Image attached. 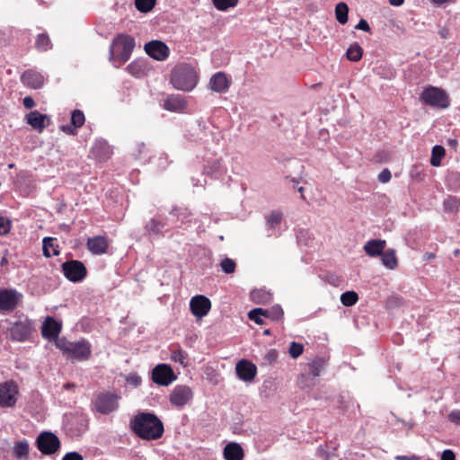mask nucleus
I'll list each match as a JSON object with an SVG mask.
<instances>
[{
  "instance_id": "1",
  "label": "nucleus",
  "mask_w": 460,
  "mask_h": 460,
  "mask_svg": "<svg viewBox=\"0 0 460 460\" xmlns=\"http://www.w3.org/2000/svg\"><path fill=\"white\" fill-rule=\"evenodd\" d=\"M134 430L146 439H156L162 437L164 426L162 421L152 413H141L135 418Z\"/></svg>"
},
{
  "instance_id": "2",
  "label": "nucleus",
  "mask_w": 460,
  "mask_h": 460,
  "mask_svg": "<svg viewBox=\"0 0 460 460\" xmlns=\"http://www.w3.org/2000/svg\"><path fill=\"white\" fill-rule=\"evenodd\" d=\"M135 47L134 38L119 34L112 41L110 49V60L119 66L128 60Z\"/></svg>"
},
{
  "instance_id": "3",
  "label": "nucleus",
  "mask_w": 460,
  "mask_h": 460,
  "mask_svg": "<svg viewBox=\"0 0 460 460\" xmlns=\"http://www.w3.org/2000/svg\"><path fill=\"white\" fill-rule=\"evenodd\" d=\"M198 75L191 66L180 65L172 72L171 83L180 91L190 92L195 88L198 83Z\"/></svg>"
},
{
  "instance_id": "4",
  "label": "nucleus",
  "mask_w": 460,
  "mask_h": 460,
  "mask_svg": "<svg viewBox=\"0 0 460 460\" xmlns=\"http://www.w3.org/2000/svg\"><path fill=\"white\" fill-rule=\"evenodd\" d=\"M56 346L67 354L68 357L77 360H86L91 356V345L84 340L70 342L65 339H58Z\"/></svg>"
},
{
  "instance_id": "5",
  "label": "nucleus",
  "mask_w": 460,
  "mask_h": 460,
  "mask_svg": "<svg viewBox=\"0 0 460 460\" xmlns=\"http://www.w3.org/2000/svg\"><path fill=\"white\" fill-rule=\"evenodd\" d=\"M119 396L112 392H101L92 401V410L101 414H110L119 409Z\"/></svg>"
},
{
  "instance_id": "6",
  "label": "nucleus",
  "mask_w": 460,
  "mask_h": 460,
  "mask_svg": "<svg viewBox=\"0 0 460 460\" xmlns=\"http://www.w3.org/2000/svg\"><path fill=\"white\" fill-rule=\"evenodd\" d=\"M420 100L425 104L438 109H446L450 105L448 94L443 89L435 86L424 89Z\"/></svg>"
},
{
  "instance_id": "7",
  "label": "nucleus",
  "mask_w": 460,
  "mask_h": 460,
  "mask_svg": "<svg viewBox=\"0 0 460 460\" xmlns=\"http://www.w3.org/2000/svg\"><path fill=\"white\" fill-rule=\"evenodd\" d=\"M39 450L45 455H51L58 451L60 447L58 438L51 432H42L37 438Z\"/></svg>"
},
{
  "instance_id": "8",
  "label": "nucleus",
  "mask_w": 460,
  "mask_h": 460,
  "mask_svg": "<svg viewBox=\"0 0 460 460\" xmlns=\"http://www.w3.org/2000/svg\"><path fill=\"white\" fill-rule=\"evenodd\" d=\"M64 275L71 281H81L86 275L84 265L79 261H70L63 263Z\"/></svg>"
},
{
  "instance_id": "9",
  "label": "nucleus",
  "mask_w": 460,
  "mask_h": 460,
  "mask_svg": "<svg viewBox=\"0 0 460 460\" xmlns=\"http://www.w3.org/2000/svg\"><path fill=\"white\" fill-rule=\"evenodd\" d=\"M193 393L189 386L177 385L170 394V402L172 405L181 408L191 401Z\"/></svg>"
},
{
  "instance_id": "10",
  "label": "nucleus",
  "mask_w": 460,
  "mask_h": 460,
  "mask_svg": "<svg viewBox=\"0 0 460 460\" xmlns=\"http://www.w3.org/2000/svg\"><path fill=\"white\" fill-rule=\"evenodd\" d=\"M18 394L17 385L13 382H5L0 385V405L11 407L16 402Z\"/></svg>"
},
{
  "instance_id": "11",
  "label": "nucleus",
  "mask_w": 460,
  "mask_h": 460,
  "mask_svg": "<svg viewBox=\"0 0 460 460\" xmlns=\"http://www.w3.org/2000/svg\"><path fill=\"white\" fill-rule=\"evenodd\" d=\"M190 307L193 315L200 319L208 314L211 303L208 297L198 295L190 299Z\"/></svg>"
},
{
  "instance_id": "12",
  "label": "nucleus",
  "mask_w": 460,
  "mask_h": 460,
  "mask_svg": "<svg viewBox=\"0 0 460 460\" xmlns=\"http://www.w3.org/2000/svg\"><path fill=\"white\" fill-rule=\"evenodd\" d=\"M153 381L161 385H168L173 380L176 379V376L173 374L171 367L165 364L157 365L153 369Z\"/></svg>"
},
{
  "instance_id": "13",
  "label": "nucleus",
  "mask_w": 460,
  "mask_h": 460,
  "mask_svg": "<svg viewBox=\"0 0 460 460\" xmlns=\"http://www.w3.org/2000/svg\"><path fill=\"white\" fill-rule=\"evenodd\" d=\"M148 56L156 60H165L170 53L169 48L162 41L153 40L145 45Z\"/></svg>"
},
{
  "instance_id": "14",
  "label": "nucleus",
  "mask_w": 460,
  "mask_h": 460,
  "mask_svg": "<svg viewBox=\"0 0 460 460\" xmlns=\"http://www.w3.org/2000/svg\"><path fill=\"white\" fill-rule=\"evenodd\" d=\"M22 295L16 290H0V310L13 311L16 307Z\"/></svg>"
},
{
  "instance_id": "15",
  "label": "nucleus",
  "mask_w": 460,
  "mask_h": 460,
  "mask_svg": "<svg viewBox=\"0 0 460 460\" xmlns=\"http://www.w3.org/2000/svg\"><path fill=\"white\" fill-rule=\"evenodd\" d=\"M31 330L32 327L31 321L25 319L15 323L10 328V335L14 341H23L31 335Z\"/></svg>"
},
{
  "instance_id": "16",
  "label": "nucleus",
  "mask_w": 460,
  "mask_h": 460,
  "mask_svg": "<svg viewBox=\"0 0 460 460\" xmlns=\"http://www.w3.org/2000/svg\"><path fill=\"white\" fill-rule=\"evenodd\" d=\"M231 81L224 72L214 74L208 83V88L218 93H226L230 87Z\"/></svg>"
},
{
  "instance_id": "17",
  "label": "nucleus",
  "mask_w": 460,
  "mask_h": 460,
  "mask_svg": "<svg viewBox=\"0 0 460 460\" xmlns=\"http://www.w3.org/2000/svg\"><path fill=\"white\" fill-rule=\"evenodd\" d=\"M235 371L241 380L250 382L255 377L257 367L252 362L242 359L236 364Z\"/></svg>"
},
{
  "instance_id": "18",
  "label": "nucleus",
  "mask_w": 460,
  "mask_h": 460,
  "mask_svg": "<svg viewBox=\"0 0 460 460\" xmlns=\"http://www.w3.org/2000/svg\"><path fill=\"white\" fill-rule=\"evenodd\" d=\"M61 331V325L52 317H47L42 324L41 332L43 337L49 340H58Z\"/></svg>"
},
{
  "instance_id": "19",
  "label": "nucleus",
  "mask_w": 460,
  "mask_h": 460,
  "mask_svg": "<svg viewBox=\"0 0 460 460\" xmlns=\"http://www.w3.org/2000/svg\"><path fill=\"white\" fill-rule=\"evenodd\" d=\"M164 108L170 111L181 112L186 110L187 102L180 94L171 95L164 101Z\"/></svg>"
},
{
  "instance_id": "20",
  "label": "nucleus",
  "mask_w": 460,
  "mask_h": 460,
  "mask_svg": "<svg viewBox=\"0 0 460 460\" xmlns=\"http://www.w3.org/2000/svg\"><path fill=\"white\" fill-rule=\"evenodd\" d=\"M26 121L34 129L42 131V129L49 125V119L47 115H43L38 111H34L27 114Z\"/></svg>"
},
{
  "instance_id": "21",
  "label": "nucleus",
  "mask_w": 460,
  "mask_h": 460,
  "mask_svg": "<svg viewBox=\"0 0 460 460\" xmlns=\"http://www.w3.org/2000/svg\"><path fill=\"white\" fill-rule=\"evenodd\" d=\"M21 79L24 84L34 89L41 87L44 84V76L34 70L25 71Z\"/></svg>"
},
{
  "instance_id": "22",
  "label": "nucleus",
  "mask_w": 460,
  "mask_h": 460,
  "mask_svg": "<svg viewBox=\"0 0 460 460\" xmlns=\"http://www.w3.org/2000/svg\"><path fill=\"white\" fill-rule=\"evenodd\" d=\"M243 450L238 443L230 442L224 448V457L226 460H243Z\"/></svg>"
},
{
  "instance_id": "23",
  "label": "nucleus",
  "mask_w": 460,
  "mask_h": 460,
  "mask_svg": "<svg viewBox=\"0 0 460 460\" xmlns=\"http://www.w3.org/2000/svg\"><path fill=\"white\" fill-rule=\"evenodd\" d=\"M88 249L94 254L104 253L108 247L107 240L102 236H94L87 241Z\"/></svg>"
},
{
  "instance_id": "24",
  "label": "nucleus",
  "mask_w": 460,
  "mask_h": 460,
  "mask_svg": "<svg viewBox=\"0 0 460 460\" xmlns=\"http://www.w3.org/2000/svg\"><path fill=\"white\" fill-rule=\"evenodd\" d=\"M13 455L18 460L30 459V447L26 439H22L14 443L13 447Z\"/></svg>"
},
{
  "instance_id": "25",
  "label": "nucleus",
  "mask_w": 460,
  "mask_h": 460,
  "mask_svg": "<svg viewBox=\"0 0 460 460\" xmlns=\"http://www.w3.org/2000/svg\"><path fill=\"white\" fill-rule=\"evenodd\" d=\"M385 247V241L384 240H370L364 245L366 253L371 257L378 256L382 253Z\"/></svg>"
},
{
  "instance_id": "26",
  "label": "nucleus",
  "mask_w": 460,
  "mask_h": 460,
  "mask_svg": "<svg viewBox=\"0 0 460 460\" xmlns=\"http://www.w3.org/2000/svg\"><path fill=\"white\" fill-rule=\"evenodd\" d=\"M84 115L81 111H75L71 115V123L75 128H72L71 126H62L61 129L70 135L75 134V128H80L84 123Z\"/></svg>"
},
{
  "instance_id": "27",
  "label": "nucleus",
  "mask_w": 460,
  "mask_h": 460,
  "mask_svg": "<svg viewBox=\"0 0 460 460\" xmlns=\"http://www.w3.org/2000/svg\"><path fill=\"white\" fill-rule=\"evenodd\" d=\"M251 299L256 304L266 305L272 300V296L269 291L260 288L251 292Z\"/></svg>"
},
{
  "instance_id": "28",
  "label": "nucleus",
  "mask_w": 460,
  "mask_h": 460,
  "mask_svg": "<svg viewBox=\"0 0 460 460\" xmlns=\"http://www.w3.org/2000/svg\"><path fill=\"white\" fill-rule=\"evenodd\" d=\"M56 239L52 237H45L43 239V254L46 257L58 255V246L55 244Z\"/></svg>"
},
{
  "instance_id": "29",
  "label": "nucleus",
  "mask_w": 460,
  "mask_h": 460,
  "mask_svg": "<svg viewBox=\"0 0 460 460\" xmlns=\"http://www.w3.org/2000/svg\"><path fill=\"white\" fill-rule=\"evenodd\" d=\"M382 263L385 267L394 270L397 266V259L394 250H387L381 256Z\"/></svg>"
},
{
  "instance_id": "30",
  "label": "nucleus",
  "mask_w": 460,
  "mask_h": 460,
  "mask_svg": "<svg viewBox=\"0 0 460 460\" xmlns=\"http://www.w3.org/2000/svg\"><path fill=\"white\" fill-rule=\"evenodd\" d=\"M446 150L442 146H435L432 149L430 164L438 167L441 164V160L444 158Z\"/></svg>"
},
{
  "instance_id": "31",
  "label": "nucleus",
  "mask_w": 460,
  "mask_h": 460,
  "mask_svg": "<svg viewBox=\"0 0 460 460\" xmlns=\"http://www.w3.org/2000/svg\"><path fill=\"white\" fill-rule=\"evenodd\" d=\"M349 7L345 3H339L335 7V15L337 21L345 24L348 22Z\"/></svg>"
},
{
  "instance_id": "32",
  "label": "nucleus",
  "mask_w": 460,
  "mask_h": 460,
  "mask_svg": "<svg viewBox=\"0 0 460 460\" xmlns=\"http://www.w3.org/2000/svg\"><path fill=\"white\" fill-rule=\"evenodd\" d=\"M248 316L251 320L254 321L258 324H262L263 320L262 316L268 317L270 316V311L264 310L262 308H255L249 312Z\"/></svg>"
},
{
  "instance_id": "33",
  "label": "nucleus",
  "mask_w": 460,
  "mask_h": 460,
  "mask_svg": "<svg viewBox=\"0 0 460 460\" xmlns=\"http://www.w3.org/2000/svg\"><path fill=\"white\" fill-rule=\"evenodd\" d=\"M363 50L358 44L351 45L347 50V58L349 60L357 62L362 58Z\"/></svg>"
},
{
  "instance_id": "34",
  "label": "nucleus",
  "mask_w": 460,
  "mask_h": 460,
  "mask_svg": "<svg viewBox=\"0 0 460 460\" xmlns=\"http://www.w3.org/2000/svg\"><path fill=\"white\" fill-rule=\"evenodd\" d=\"M358 300V296L355 291H347L341 296V302L345 306H352Z\"/></svg>"
},
{
  "instance_id": "35",
  "label": "nucleus",
  "mask_w": 460,
  "mask_h": 460,
  "mask_svg": "<svg viewBox=\"0 0 460 460\" xmlns=\"http://www.w3.org/2000/svg\"><path fill=\"white\" fill-rule=\"evenodd\" d=\"M215 7L219 11H226L229 8L235 7L238 0H212Z\"/></svg>"
},
{
  "instance_id": "36",
  "label": "nucleus",
  "mask_w": 460,
  "mask_h": 460,
  "mask_svg": "<svg viewBox=\"0 0 460 460\" xmlns=\"http://www.w3.org/2000/svg\"><path fill=\"white\" fill-rule=\"evenodd\" d=\"M35 46L40 51H46V50L49 49L51 47V43H50L49 36L46 34H40L37 37Z\"/></svg>"
},
{
  "instance_id": "37",
  "label": "nucleus",
  "mask_w": 460,
  "mask_h": 460,
  "mask_svg": "<svg viewBox=\"0 0 460 460\" xmlns=\"http://www.w3.org/2000/svg\"><path fill=\"white\" fill-rule=\"evenodd\" d=\"M155 4V0H135L136 8L142 13L151 11Z\"/></svg>"
},
{
  "instance_id": "38",
  "label": "nucleus",
  "mask_w": 460,
  "mask_h": 460,
  "mask_svg": "<svg viewBox=\"0 0 460 460\" xmlns=\"http://www.w3.org/2000/svg\"><path fill=\"white\" fill-rule=\"evenodd\" d=\"M171 359L176 363L181 364L182 367L187 366V353L181 349H175L172 351Z\"/></svg>"
},
{
  "instance_id": "39",
  "label": "nucleus",
  "mask_w": 460,
  "mask_h": 460,
  "mask_svg": "<svg viewBox=\"0 0 460 460\" xmlns=\"http://www.w3.org/2000/svg\"><path fill=\"white\" fill-rule=\"evenodd\" d=\"M282 219V213L279 211H272L267 217V225L270 228L276 227Z\"/></svg>"
},
{
  "instance_id": "40",
  "label": "nucleus",
  "mask_w": 460,
  "mask_h": 460,
  "mask_svg": "<svg viewBox=\"0 0 460 460\" xmlns=\"http://www.w3.org/2000/svg\"><path fill=\"white\" fill-rule=\"evenodd\" d=\"M221 269L225 273L230 274L235 270V262L229 258H226L221 261Z\"/></svg>"
},
{
  "instance_id": "41",
  "label": "nucleus",
  "mask_w": 460,
  "mask_h": 460,
  "mask_svg": "<svg viewBox=\"0 0 460 460\" xmlns=\"http://www.w3.org/2000/svg\"><path fill=\"white\" fill-rule=\"evenodd\" d=\"M303 350L304 347L302 344L296 342L290 343L288 352L293 358H298L303 353Z\"/></svg>"
},
{
  "instance_id": "42",
  "label": "nucleus",
  "mask_w": 460,
  "mask_h": 460,
  "mask_svg": "<svg viewBox=\"0 0 460 460\" xmlns=\"http://www.w3.org/2000/svg\"><path fill=\"white\" fill-rule=\"evenodd\" d=\"M128 70L130 74H132L135 76H139L142 71V66L141 63L138 61L132 62L128 66Z\"/></svg>"
},
{
  "instance_id": "43",
  "label": "nucleus",
  "mask_w": 460,
  "mask_h": 460,
  "mask_svg": "<svg viewBox=\"0 0 460 460\" xmlns=\"http://www.w3.org/2000/svg\"><path fill=\"white\" fill-rule=\"evenodd\" d=\"M10 230V221L4 217H0V234H5Z\"/></svg>"
},
{
  "instance_id": "44",
  "label": "nucleus",
  "mask_w": 460,
  "mask_h": 460,
  "mask_svg": "<svg viewBox=\"0 0 460 460\" xmlns=\"http://www.w3.org/2000/svg\"><path fill=\"white\" fill-rule=\"evenodd\" d=\"M445 206L450 211L456 210L459 206V202L456 199H448L445 201Z\"/></svg>"
},
{
  "instance_id": "45",
  "label": "nucleus",
  "mask_w": 460,
  "mask_h": 460,
  "mask_svg": "<svg viewBox=\"0 0 460 460\" xmlns=\"http://www.w3.org/2000/svg\"><path fill=\"white\" fill-rule=\"evenodd\" d=\"M378 180L383 183L388 182L391 180L390 171L387 169L383 170L378 175Z\"/></svg>"
},
{
  "instance_id": "46",
  "label": "nucleus",
  "mask_w": 460,
  "mask_h": 460,
  "mask_svg": "<svg viewBox=\"0 0 460 460\" xmlns=\"http://www.w3.org/2000/svg\"><path fill=\"white\" fill-rule=\"evenodd\" d=\"M448 419L456 424H460V411H451L448 415Z\"/></svg>"
},
{
  "instance_id": "47",
  "label": "nucleus",
  "mask_w": 460,
  "mask_h": 460,
  "mask_svg": "<svg viewBox=\"0 0 460 460\" xmlns=\"http://www.w3.org/2000/svg\"><path fill=\"white\" fill-rule=\"evenodd\" d=\"M146 228L148 231L156 233L160 231V223L152 220L146 225Z\"/></svg>"
},
{
  "instance_id": "48",
  "label": "nucleus",
  "mask_w": 460,
  "mask_h": 460,
  "mask_svg": "<svg viewBox=\"0 0 460 460\" xmlns=\"http://www.w3.org/2000/svg\"><path fill=\"white\" fill-rule=\"evenodd\" d=\"M455 459H456V456H455L454 452L452 450L447 449V450L443 451L440 460H455Z\"/></svg>"
},
{
  "instance_id": "49",
  "label": "nucleus",
  "mask_w": 460,
  "mask_h": 460,
  "mask_svg": "<svg viewBox=\"0 0 460 460\" xmlns=\"http://www.w3.org/2000/svg\"><path fill=\"white\" fill-rule=\"evenodd\" d=\"M62 460H83V457L80 454L76 452L67 453Z\"/></svg>"
},
{
  "instance_id": "50",
  "label": "nucleus",
  "mask_w": 460,
  "mask_h": 460,
  "mask_svg": "<svg viewBox=\"0 0 460 460\" xmlns=\"http://www.w3.org/2000/svg\"><path fill=\"white\" fill-rule=\"evenodd\" d=\"M127 381L134 386H137L141 383V377L137 375H131L127 378Z\"/></svg>"
},
{
  "instance_id": "51",
  "label": "nucleus",
  "mask_w": 460,
  "mask_h": 460,
  "mask_svg": "<svg viewBox=\"0 0 460 460\" xmlns=\"http://www.w3.org/2000/svg\"><path fill=\"white\" fill-rule=\"evenodd\" d=\"M356 29L358 30H361V31H370V27L367 23V22L364 19H361L359 21V22L356 25Z\"/></svg>"
},
{
  "instance_id": "52",
  "label": "nucleus",
  "mask_w": 460,
  "mask_h": 460,
  "mask_svg": "<svg viewBox=\"0 0 460 460\" xmlns=\"http://www.w3.org/2000/svg\"><path fill=\"white\" fill-rule=\"evenodd\" d=\"M22 102H23L24 107L27 109H31L35 105L34 100L29 96L25 97L23 99Z\"/></svg>"
},
{
  "instance_id": "53",
  "label": "nucleus",
  "mask_w": 460,
  "mask_h": 460,
  "mask_svg": "<svg viewBox=\"0 0 460 460\" xmlns=\"http://www.w3.org/2000/svg\"><path fill=\"white\" fill-rule=\"evenodd\" d=\"M396 460H420V458L417 456L411 455V456H396Z\"/></svg>"
},
{
  "instance_id": "54",
  "label": "nucleus",
  "mask_w": 460,
  "mask_h": 460,
  "mask_svg": "<svg viewBox=\"0 0 460 460\" xmlns=\"http://www.w3.org/2000/svg\"><path fill=\"white\" fill-rule=\"evenodd\" d=\"M389 3L394 6H401L403 4V0H389Z\"/></svg>"
},
{
  "instance_id": "55",
  "label": "nucleus",
  "mask_w": 460,
  "mask_h": 460,
  "mask_svg": "<svg viewBox=\"0 0 460 460\" xmlns=\"http://www.w3.org/2000/svg\"><path fill=\"white\" fill-rule=\"evenodd\" d=\"M273 311L276 313L277 317H279L283 314V311L280 307H273Z\"/></svg>"
},
{
  "instance_id": "56",
  "label": "nucleus",
  "mask_w": 460,
  "mask_h": 460,
  "mask_svg": "<svg viewBox=\"0 0 460 460\" xmlns=\"http://www.w3.org/2000/svg\"><path fill=\"white\" fill-rule=\"evenodd\" d=\"M431 2H433L434 4H443L447 2H448L449 0H430Z\"/></svg>"
},
{
  "instance_id": "57",
  "label": "nucleus",
  "mask_w": 460,
  "mask_h": 460,
  "mask_svg": "<svg viewBox=\"0 0 460 460\" xmlns=\"http://www.w3.org/2000/svg\"><path fill=\"white\" fill-rule=\"evenodd\" d=\"M426 258H427L428 260H431V259H433V258H434V254H433V253H426Z\"/></svg>"
},
{
  "instance_id": "58",
  "label": "nucleus",
  "mask_w": 460,
  "mask_h": 460,
  "mask_svg": "<svg viewBox=\"0 0 460 460\" xmlns=\"http://www.w3.org/2000/svg\"><path fill=\"white\" fill-rule=\"evenodd\" d=\"M72 386H74V385H72V384H66V385H64V387H65L66 389H68V388H70V387H72Z\"/></svg>"
},
{
  "instance_id": "59",
  "label": "nucleus",
  "mask_w": 460,
  "mask_h": 460,
  "mask_svg": "<svg viewBox=\"0 0 460 460\" xmlns=\"http://www.w3.org/2000/svg\"><path fill=\"white\" fill-rule=\"evenodd\" d=\"M303 190H304V188H303V187H300V188L298 189V191H299L300 193H302V192H303Z\"/></svg>"
},
{
  "instance_id": "60",
  "label": "nucleus",
  "mask_w": 460,
  "mask_h": 460,
  "mask_svg": "<svg viewBox=\"0 0 460 460\" xmlns=\"http://www.w3.org/2000/svg\"><path fill=\"white\" fill-rule=\"evenodd\" d=\"M2 263H5V259L4 258H3V260H2Z\"/></svg>"
}]
</instances>
